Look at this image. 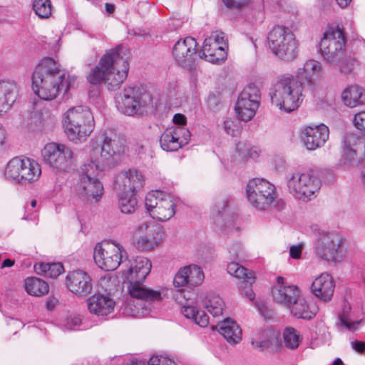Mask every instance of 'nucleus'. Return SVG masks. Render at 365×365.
<instances>
[{"label":"nucleus","mask_w":365,"mask_h":365,"mask_svg":"<svg viewBox=\"0 0 365 365\" xmlns=\"http://www.w3.org/2000/svg\"><path fill=\"white\" fill-rule=\"evenodd\" d=\"M124 264L128 268L124 275L128 282V291L130 298L125 303L123 312L134 317H145L150 313L155 302L163 299L160 290L143 284L151 270V262L146 257H136L125 260Z\"/></svg>","instance_id":"nucleus-1"},{"label":"nucleus","mask_w":365,"mask_h":365,"mask_svg":"<svg viewBox=\"0 0 365 365\" xmlns=\"http://www.w3.org/2000/svg\"><path fill=\"white\" fill-rule=\"evenodd\" d=\"M76 82V78L61 69L60 64L52 58L42 59L32 75V88L35 93L44 101H52L58 93H66Z\"/></svg>","instance_id":"nucleus-2"},{"label":"nucleus","mask_w":365,"mask_h":365,"mask_svg":"<svg viewBox=\"0 0 365 365\" xmlns=\"http://www.w3.org/2000/svg\"><path fill=\"white\" fill-rule=\"evenodd\" d=\"M125 51L122 46L107 51L87 76L89 83L104 82L109 90L116 89L128 76L129 63Z\"/></svg>","instance_id":"nucleus-3"},{"label":"nucleus","mask_w":365,"mask_h":365,"mask_svg":"<svg viewBox=\"0 0 365 365\" xmlns=\"http://www.w3.org/2000/svg\"><path fill=\"white\" fill-rule=\"evenodd\" d=\"M302 83L293 76H282L274 83L269 91L271 101L279 110L292 112L302 102Z\"/></svg>","instance_id":"nucleus-4"},{"label":"nucleus","mask_w":365,"mask_h":365,"mask_svg":"<svg viewBox=\"0 0 365 365\" xmlns=\"http://www.w3.org/2000/svg\"><path fill=\"white\" fill-rule=\"evenodd\" d=\"M66 133L71 140H81L88 136L94 129V118L86 106L69 108L64 114Z\"/></svg>","instance_id":"nucleus-5"},{"label":"nucleus","mask_w":365,"mask_h":365,"mask_svg":"<svg viewBox=\"0 0 365 365\" xmlns=\"http://www.w3.org/2000/svg\"><path fill=\"white\" fill-rule=\"evenodd\" d=\"M105 170L94 163H86L78 170L77 192L84 200L98 202L103 194V186L99 177Z\"/></svg>","instance_id":"nucleus-6"},{"label":"nucleus","mask_w":365,"mask_h":365,"mask_svg":"<svg viewBox=\"0 0 365 365\" xmlns=\"http://www.w3.org/2000/svg\"><path fill=\"white\" fill-rule=\"evenodd\" d=\"M118 109L125 115L143 114L152 103L150 95L143 87L128 86L115 97Z\"/></svg>","instance_id":"nucleus-7"},{"label":"nucleus","mask_w":365,"mask_h":365,"mask_svg":"<svg viewBox=\"0 0 365 365\" xmlns=\"http://www.w3.org/2000/svg\"><path fill=\"white\" fill-rule=\"evenodd\" d=\"M313 249L316 257L326 262H340L345 256L343 239L335 232H318Z\"/></svg>","instance_id":"nucleus-8"},{"label":"nucleus","mask_w":365,"mask_h":365,"mask_svg":"<svg viewBox=\"0 0 365 365\" xmlns=\"http://www.w3.org/2000/svg\"><path fill=\"white\" fill-rule=\"evenodd\" d=\"M346 37L339 26L328 27L319 43L323 58L330 64L338 65L345 54Z\"/></svg>","instance_id":"nucleus-9"},{"label":"nucleus","mask_w":365,"mask_h":365,"mask_svg":"<svg viewBox=\"0 0 365 365\" xmlns=\"http://www.w3.org/2000/svg\"><path fill=\"white\" fill-rule=\"evenodd\" d=\"M268 45L279 58L292 61L297 53V45L292 31L283 26H274L268 34Z\"/></svg>","instance_id":"nucleus-10"},{"label":"nucleus","mask_w":365,"mask_h":365,"mask_svg":"<svg viewBox=\"0 0 365 365\" xmlns=\"http://www.w3.org/2000/svg\"><path fill=\"white\" fill-rule=\"evenodd\" d=\"M246 196L250 204L259 210H266L275 204V187L263 178L249 180L246 187Z\"/></svg>","instance_id":"nucleus-11"},{"label":"nucleus","mask_w":365,"mask_h":365,"mask_svg":"<svg viewBox=\"0 0 365 365\" xmlns=\"http://www.w3.org/2000/svg\"><path fill=\"white\" fill-rule=\"evenodd\" d=\"M287 183L289 192L295 198L303 201L312 200L321 187V181L313 171L292 173L287 178Z\"/></svg>","instance_id":"nucleus-12"},{"label":"nucleus","mask_w":365,"mask_h":365,"mask_svg":"<svg viewBox=\"0 0 365 365\" xmlns=\"http://www.w3.org/2000/svg\"><path fill=\"white\" fill-rule=\"evenodd\" d=\"M145 205L150 216L158 221H167L175 213L176 200L160 190L148 192Z\"/></svg>","instance_id":"nucleus-13"},{"label":"nucleus","mask_w":365,"mask_h":365,"mask_svg":"<svg viewBox=\"0 0 365 365\" xmlns=\"http://www.w3.org/2000/svg\"><path fill=\"white\" fill-rule=\"evenodd\" d=\"M123 247L114 242H98L94 247L93 259L99 268L106 272L115 270L124 264Z\"/></svg>","instance_id":"nucleus-14"},{"label":"nucleus","mask_w":365,"mask_h":365,"mask_svg":"<svg viewBox=\"0 0 365 365\" xmlns=\"http://www.w3.org/2000/svg\"><path fill=\"white\" fill-rule=\"evenodd\" d=\"M41 173L38 163L30 158H14L8 163L5 170L9 180L22 183L37 180Z\"/></svg>","instance_id":"nucleus-15"},{"label":"nucleus","mask_w":365,"mask_h":365,"mask_svg":"<svg viewBox=\"0 0 365 365\" xmlns=\"http://www.w3.org/2000/svg\"><path fill=\"white\" fill-rule=\"evenodd\" d=\"M261 100V93L259 87L250 83L240 93L235 110L239 119L244 121L251 120L259 108Z\"/></svg>","instance_id":"nucleus-16"},{"label":"nucleus","mask_w":365,"mask_h":365,"mask_svg":"<svg viewBox=\"0 0 365 365\" xmlns=\"http://www.w3.org/2000/svg\"><path fill=\"white\" fill-rule=\"evenodd\" d=\"M42 156L46 164L61 170L71 169L74 163V156L71 149L61 143L46 144L42 150Z\"/></svg>","instance_id":"nucleus-17"},{"label":"nucleus","mask_w":365,"mask_h":365,"mask_svg":"<svg viewBox=\"0 0 365 365\" xmlns=\"http://www.w3.org/2000/svg\"><path fill=\"white\" fill-rule=\"evenodd\" d=\"M98 141L99 146L93 149L91 160L88 163H94L96 166L105 170L110 158L123 152V148L115 137L112 138L106 133L99 135Z\"/></svg>","instance_id":"nucleus-18"},{"label":"nucleus","mask_w":365,"mask_h":365,"mask_svg":"<svg viewBox=\"0 0 365 365\" xmlns=\"http://www.w3.org/2000/svg\"><path fill=\"white\" fill-rule=\"evenodd\" d=\"M135 245L142 251H148L157 247L163 239L164 233L155 225L143 222L135 230Z\"/></svg>","instance_id":"nucleus-19"},{"label":"nucleus","mask_w":365,"mask_h":365,"mask_svg":"<svg viewBox=\"0 0 365 365\" xmlns=\"http://www.w3.org/2000/svg\"><path fill=\"white\" fill-rule=\"evenodd\" d=\"M197 43L194 38L186 37L179 40L173 46L174 58L180 66L191 70L195 68L197 59Z\"/></svg>","instance_id":"nucleus-20"},{"label":"nucleus","mask_w":365,"mask_h":365,"mask_svg":"<svg viewBox=\"0 0 365 365\" xmlns=\"http://www.w3.org/2000/svg\"><path fill=\"white\" fill-rule=\"evenodd\" d=\"M190 132L184 126H175L167 128L160 138V147L168 152L177 151L188 143Z\"/></svg>","instance_id":"nucleus-21"},{"label":"nucleus","mask_w":365,"mask_h":365,"mask_svg":"<svg viewBox=\"0 0 365 365\" xmlns=\"http://www.w3.org/2000/svg\"><path fill=\"white\" fill-rule=\"evenodd\" d=\"M365 153V143L353 132H348L344 138V163L348 165H357Z\"/></svg>","instance_id":"nucleus-22"},{"label":"nucleus","mask_w":365,"mask_h":365,"mask_svg":"<svg viewBox=\"0 0 365 365\" xmlns=\"http://www.w3.org/2000/svg\"><path fill=\"white\" fill-rule=\"evenodd\" d=\"M144 177L137 170L130 169L118 175L115 181V188L125 193L135 194L143 187Z\"/></svg>","instance_id":"nucleus-23"},{"label":"nucleus","mask_w":365,"mask_h":365,"mask_svg":"<svg viewBox=\"0 0 365 365\" xmlns=\"http://www.w3.org/2000/svg\"><path fill=\"white\" fill-rule=\"evenodd\" d=\"M66 281L68 289L72 293L81 297L88 295L93 288L90 275L83 270L78 269L70 272Z\"/></svg>","instance_id":"nucleus-24"},{"label":"nucleus","mask_w":365,"mask_h":365,"mask_svg":"<svg viewBox=\"0 0 365 365\" xmlns=\"http://www.w3.org/2000/svg\"><path fill=\"white\" fill-rule=\"evenodd\" d=\"M323 76L322 63L316 60L307 61L302 68L297 70L296 77L299 82L313 87L318 85Z\"/></svg>","instance_id":"nucleus-25"},{"label":"nucleus","mask_w":365,"mask_h":365,"mask_svg":"<svg viewBox=\"0 0 365 365\" xmlns=\"http://www.w3.org/2000/svg\"><path fill=\"white\" fill-rule=\"evenodd\" d=\"M205 276L202 269L195 264L185 266L178 271L174 278L173 284L176 287L186 285L199 286L204 281Z\"/></svg>","instance_id":"nucleus-26"},{"label":"nucleus","mask_w":365,"mask_h":365,"mask_svg":"<svg viewBox=\"0 0 365 365\" xmlns=\"http://www.w3.org/2000/svg\"><path fill=\"white\" fill-rule=\"evenodd\" d=\"M329 135L328 127L321 124L315 127L306 128L302 133V139L308 150H314L324 145L329 138Z\"/></svg>","instance_id":"nucleus-27"},{"label":"nucleus","mask_w":365,"mask_h":365,"mask_svg":"<svg viewBox=\"0 0 365 365\" xmlns=\"http://www.w3.org/2000/svg\"><path fill=\"white\" fill-rule=\"evenodd\" d=\"M334 282L332 277L327 273H322L316 277L311 285L312 292L324 302L330 301L334 292Z\"/></svg>","instance_id":"nucleus-28"},{"label":"nucleus","mask_w":365,"mask_h":365,"mask_svg":"<svg viewBox=\"0 0 365 365\" xmlns=\"http://www.w3.org/2000/svg\"><path fill=\"white\" fill-rule=\"evenodd\" d=\"M115 306L112 298L102 294H95L87 299V307L91 314L104 317L110 314Z\"/></svg>","instance_id":"nucleus-29"},{"label":"nucleus","mask_w":365,"mask_h":365,"mask_svg":"<svg viewBox=\"0 0 365 365\" xmlns=\"http://www.w3.org/2000/svg\"><path fill=\"white\" fill-rule=\"evenodd\" d=\"M233 215L230 209L229 200L223 197L216 200L213 208V220L216 226L222 228L224 225H233Z\"/></svg>","instance_id":"nucleus-30"},{"label":"nucleus","mask_w":365,"mask_h":365,"mask_svg":"<svg viewBox=\"0 0 365 365\" xmlns=\"http://www.w3.org/2000/svg\"><path fill=\"white\" fill-rule=\"evenodd\" d=\"M17 86L12 81H0V114L6 113L16 101Z\"/></svg>","instance_id":"nucleus-31"},{"label":"nucleus","mask_w":365,"mask_h":365,"mask_svg":"<svg viewBox=\"0 0 365 365\" xmlns=\"http://www.w3.org/2000/svg\"><path fill=\"white\" fill-rule=\"evenodd\" d=\"M272 294L274 301L289 308L300 297V290L295 286L272 288Z\"/></svg>","instance_id":"nucleus-32"},{"label":"nucleus","mask_w":365,"mask_h":365,"mask_svg":"<svg viewBox=\"0 0 365 365\" xmlns=\"http://www.w3.org/2000/svg\"><path fill=\"white\" fill-rule=\"evenodd\" d=\"M216 328L230 344L239 343L242 339V329L232 319L227 318L219 322Z\"/></svg>","instance_id":"nucleus-33"},{"label":"nucleus","mask_w":365,"mask_h":365,"mask_svg":"<svg viewBox=\"0 0 365 365\" xmlns=\"http://www.w3.org/2000/svg\"><path fill=\"white\" fill-rule=\"evenodd\" d=\"M344 103L350 108H355L365 104V90L357 86H349L342 93Z\"/></svg>","instance_id":"nucleus-34"},{"label":"nucleus","mask_w":365,"mask_h":365,"mask_svg":"<svg viewBox=\"0 0 365 365\" xmlns=\"http://www.w3.org/2000/svg\"><path fill=\"white\" fill-rule=\"evenodd\" d=\"M263 335L266 337L264 340L252 339L251 343L255 348L259 351L270 349L274 351H277L280 349L282 343L279 333L272 330H264Z\"/></svg>","instance_id":"nucleus-35"},{"label":"nucleus","mask_w":365,"mask_h":365,"mask_svg":"<svg viewBox=\"0 0 365 365\" xmlns=\"http://www.w3.org/2000/svg\"><path fill=\"white\" fill-rule=\"evenodd\" d=\"M202 304L213 317L221 315L225 307L222 299L215 293L207 294L202 300Z\"/></svg>","instance_id":"nucleus-36"},{"label":"nucleus","mask_w":365,"mask_h":365,"mask_svg":"<svg viewBox=\"0 0 365 365\" xmlns=\"http://www.w3.org/2000/svg\"><path fill=\"white\" fill-rule=\"evenodd\" d=\"M209 47L210 48L209 49L210 51L206 52L204 51V46H202V48L199 52V57L200 58H205L212 63H219L224 61L226 58L224 46L210 43Z\"/></svg>","instance_id":"nucleus-37"},{"label":"nucleus","mask_w":365,"mask_h":365,"mask_svg":"<svg viewBox=\"0 0 365 365\" xmlns=\"http://www.w3.org/2000/svg\"><path fill=\"white\" fill-rule=\"evenodd\" d=\"M24 287L27 293L33 296H41L48 292V284L37 277H28L25 279Z\"/></svg>","instance_id":"nucleus-38"},{"label":"nucleus","mask_w":365,"mask_h":365,"mask_svg":"<svg viewBox=\"0 0 365 365\" xmlns=\"http://www.w3.org/2000/svg\"><path fill=\"white\" fill-rule=\"evenodd\" d=\"M288 309L297 318L310 319L315 315V313L309 309L307 301L300 297Z\"/></svg>","instance_id":"nucleus-39"},{"label":"nucleus","mask_w":365,"mask_h":365,"mask_svg":"<svg viewBox=\"0 0 365 365\" xmlns=\"http://www.w3.org/2000/svg\"><path fill=\"white\" fill-rule=\"evenodd\" d=\"M118 205L121 212L127 215L133 213L138 208L136 195L121 192Z\"/></svg>","instance_id":"nucleus-40"},{"label":"nucleus","mask_w":365,"mask_h":365,"mask_svg":"<svg viewBox=\"0 0 365 365\" xmlns=\"http://www.w3.org/2000/svg\"><path fill=\"white\" fill-rule=\"evenodd\" d=\"M36 272L52 279L57 278L64 270L61 263H39L34 266Z\"/></svg>","instance_id":"nucleus-41"},{"label":"nucleus","mask_w":365,"mask_h":365,"mask_svg":"<svg viewBox=\"0 0 365 365\" xmlns=\"http://www.w3.org/2000/svg\"><path fill=\"white\" fill-rule=\"evenodd\" d=\"M227 271L230 275L242 279V282L246 281L248 283H253L255 282L252 273L237 262H232L228 264Z\"/></svg>","instance_id":"nucleus-42"},{"label":"nucleus","mask_w":365,"mask_h":365,"mask_svg":"<svg viewBox=\"0 0 365 365\" xmlns=\"http://www.w3.org/2000/svg\"><path fill=\"white\" fill-rule=\"evenodd\" d=\"M351 307L349 304H344L342 312L339 314V325L341 328H345L349 331H354L362 324V320L353 321L349 315Z\"/></svg>","instance_id":"nucleus-43"},{"label":"nucleus","mask_w":365,"mask_h":365,"mask_svg":"<svg viewBox=\"0 0 365 365\" xmlns=\"http://www.w3.org/2000/svg\"><path fill=\"white\" fill-rule=\"evenodd\" d=\"M32 9L41 19H48L51 15V0H33Z\"/></svg>","instance_id":"nucleus-44"},{"label":"nucleus","mask_w":365,"mask_h":365,"mask_svg":"<svg viewBox=\"0 0 365 365\" xmlns=\"http://www.w3.org/2000/svg\"><path fill=\"white\" fill-rule=\"evenodd\" d=\"M283 337L284 345L287 348L295 349L299 346L300 336L294 328L287 327L284 331Z\"/></svg>","instance_id":"nucleus-45"},{"label":"nucleus","mask_w":365,"mask_h":365,"mask_svg":"<svg viewBox=\"0 0 365 365\" xmlns=\"http://www.w3.org/2000/svg\"><path fill=\"white\" fill-rule=\"evenodd\" d=\"M212 44H217L220 46H225L227 45V38L225 34L222 31H215L212 33L210 36L206 38L204 41V51L208 52Z\"/></svg>","instance_id":"nucleus-46"},{"label":"nucleus","mask_w":365,"mask_h":365,"mask_svg":"<svg viewBox=\"0 0 365 365\" xmlns=\"http://www.w3.org/2000/svg\"><path fill=\"white\" fill-rule=\"evenodd\" d=\"M236 150L242 160H247L248 157L255 158L258 156L257 149L249 148L246 144L242 142L237 144Z\"/></svg>","instance_id":"nucleus-47"},{"label":"nucleus","mask_w":365,"mask_h":365,"mask_svg":"<svg viewBox=\"0 0 365 365\" xmlns=\"http://www.w3.org/2000/svg\"><path fill=\"white\" fill-rule=\"evenodd\" d=\"M340 63V71L344 73H351L354 69L356 64L355 58L350 56H346L344 54L339 63Z\"/></svg>","instance_id":"nucleus-48"},{"label":"nucleus","mask_w":365,"mask_h":365,"mask_svg":"<svg viewBox=\"0 0 365 365\" xmlns=\"http://www.w3.org/2000/svg\"><path fill=\"white\" fill-rule=\"evenodd\" d=\"M197 309L194 305V302L190 301V299H187L186 303L182 307V313L187 319L193 320L196 314H197Z\"/></svg>","instance_id":"nucleus-49"},{"label":"nucleus","mask_w":365,"mask_h":365,"mask_svg":"<svg viewBox=\"0 0 365 365\" xmlns=\"http://www.w3.org/2000/svg\"><path fill=\"white\" fill-rule=\"evenodd\" d=\"M39 115L37 113H28L26 118L23 117V121L21 123V126L26 128H32L37 126L39 122Z\"/></svg>","instance_id":"nucleus-50"},{"label":"nucleus","mask_w":365,"mask_h":365,"mask_svg":"<svg viewBox=\"0 0 365 365\" xmlns=\"http://www.w3.org/2000/svg\"><path fill=\"white\" fill-rule=\"evenodd\" d=\"M81 324V319L76 315H69L64 322V327L67 330H76Z\"/></svg>","instance_id":"nucleus-51"},{"label":"nucleus","mask_w":365,"mask_h":365,"mask_svg":"<svg viewBox=\"0 0 365 365\" xmlns=\"http://www.w3.org/2000/svg\"><path fill=\"white\" fill-rule=\"evenodd\" d=\"M149 365H176V364L170 358L163 356H153L149 359Z\"/></svg>","instance_id":"nucleus-52"},{"label":"nucleus","mask_w":365,"mask_h":365,"mask_svg":"<svg viewBox=\"0 0 365 365\" xmlns=\"http://www.w3.org/2000/svg\"><path fill=\"white\" fill-rule=\"evenodd\" d=\"M252 283H248L247 282H240L239 287L240 289L242 294L245 297L248 298L250 301L255 299V293L251 287Z\"/></svg>","instance_id":"nucleus-53"},{"label":"nucleus","mask_w":365,"mask_h":365,"mask_svg":"<svg viewBox=\"0 0 365 365\" xmlns=\"http://www.w3.org/2000/svg\"><path fill=\"white\" fill-rule=\"evenodd\" d=\"M193 321L200 327H205L209 324V317L205 312L197 310V314H195Z\"/></svg>","instance_id":"nucleus-54"},{"label":"nucleus","mask_w":365,"mask_h":365,"mask_svg":"<svg viewBox=\"0 0 365 365\" xmlns=\"http://www.w3.org/2000/svg\"><path fill=\"white\" fill-rule=\"evenodd\" d=\"M353 121L357 129L365 131V111L357 113L354 115Z\"/></svg>","instance_id":"nucleus-55"},{"label":"nucleus","mask_w":365,"mask_h":365,"mask_svg":"<svg viewBox=\"0 0 365 365\" xmlns=\"http://www.w3.org/2000/svg\"><path fill=\"white\" fill-rule=\"evenodd\" d=\"M228 251L230 255V257L233 259H237L240 258L242 253L241 245L239 242H234L228 247Z\"/></svg>","instance_id":"nucleus-56"},{"label":"nucleus","mask_w":365,"mask_h":365,"mask_svg":"<svg viewBox=\"0 0 365 365\" xmlns=\"http://www.w3.org/2000/svg\"><path fill=\"white\" fill-rule=\"evenodd\" d=\"M227 8L238 9L247 3V0H222Z\"/></svg>","instance_id":"nucleus-57"},{"label":"nucleus","mask_w":365,"mask_h":365,"mask_svg":"<svg viewBox=\"0 0 365 365\" xmlns=\"http://www.w3.org/2000/svg\"><path fill=\"white\" fill-rule=\"evenodd\" d=\"M302 254V246L294 245L292 246L289 249L290 257L293 259H299Z\"/></svg>","instance_id":"nucleus-58"},{"label":"nucleus","mask_w":365,"mask_h":365,"mask_svg":"<svg viewBox=\"0 0 365 365\" xmlns=\"http://www.w3.org/2000/svg\"><path fill=\"white\" fill-rule=\"evenodd\" d=\"M234 123L232 120H225L223 123V128L227 135H235V130L233 129Z\"/></svg>","instance_id":"nucleus-59"},{"label":"nucleus","mask_w":365,"mask_h":365,"mask_svg":"<svg viewBox=\"0 0 365 365\" xmlns=\"http://www.w3.org/2000/svg\"><path fill=\"white\" fill-rule=\"evenodd\" d=\"M173 122L178 126H182L186 123V118L182 114L177 113L173 116Z\"/></svg>","instance_id":"nucleus-60"},{"label":"nucleus","mask_w":365,"mask_h":365,"mask_svg":"<svg viewBox=\"0 0 365 365\" xmlns=\"http://www.w3.org/2000/svg\"><path fill=\"white\" fill-rule=\"evenodd\" d=\"M351 346L359 353H362L365 349V343L360 341H355L351 342Z\"/></svg>","instance_id":"nucleus-61"},{"label":"nucleus","mask_w":365,"mask_h":365,"mask_svg":"<svg viewBox=\"0 0 365 365\" xmlns=\"http://www.w3.org/2000/svg\"><path fill=\"white\" fill-rule=\"evenodd\" d=\"M259 312L265 319H269L272 317L273 312L268 309L266 306H262L259 308Z\"/></svg>","instance_id":"nucleus-62"},{"label":"nucleus","mask_w":365,"mask_h":365,"mask_svg":"<svg viewBox=\"0 0 365 365\" xmlns=\"http://www.w3.org/2000/svg\"><path fill=\"white\" fill-rule=\"evenodd\" d=\"M276 282H277V285L274 286L272 288H279L281 287H290L292 285V284H288L286 282L285 279L281 276H279L277 277Z\"/></svg>","instance_id":"nucleus-63"},{"label":"nucleus","mask_w":365,"mask_h":365,"mask_svg":"<svg viewBox=\"0 0 365 365\" xmlns=\"http://www.w3.org/2000/svg\"><path fill=\"white\" fill-rule=\"evenodd\" d=\"M58 300L56 297H50L46 301V308L48 310H52L54 309L56 305L58 304Z\"/></svg>","instance_id":"nucleus-64"}]
</instances>
